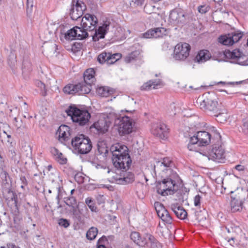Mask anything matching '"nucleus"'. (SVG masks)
<instances>
[{
	"label": "nucleus",
	"instance_id": "nucleus-1",
	"mask_svg": "<svg viewBox=\"0 0 248 248\" xmlns=\"http://www.w3.org/2000/svg\"><path fill=\"white\" fill-rule=\"evenodd\" d=\"M110 150L112 154V160L114 167L123 171L128 170L132 160L127 146L117 143L111 146Z\"/></svg>",
	"mask_w": 248,
	"mask_h": 248
},
{
	"label": "nucleus",
	"instance_id": "nucleus-2",
	"mask_svg": "<svg viewBox=\"0 0 248 248\" xmlns=\"http://www.w3.org/2000/svg\"><path fill=\"white\" fill-rule=\"evenodd\" d=\"M196 106L205 112L217 116L219 113L218 103L214 95L209 93H205L200 95L196 100Z\"/></svg>",
	"mask_w": 248,
	"mask_h": 248
},
{
	"label": "nucleus",
	"instance_id": "nucleus-3",
	"mask_svg": "<svg viewBox=\"0 0 248 248\" xmlns=\"http://www.w3.org/2000/svg\"><path fill=\"white\" fill-rule=\"evenodd\" d=\"M66 112L73 122L79 125H85L91 118V115L87 110L79 109L75 105L70 106Z\"/></svg>",
	"mask_w": 248,
	"mask_h": 248
},
{
	"label": "nucleus",
	"instance_id": "nucleus-4",
	"mask_svg": "<svg viewBox=\"0 0 248 248\" xmlns=\"http://www.w3.org/2000/svg\"><path fill=\"white\" fill-rule=\"evenodd\" d=\"M71 144L74 149L80 154H87L92 148L90 139L83 134L78 135L73 138Z\"/></svg>",
	"mask_w": 248,
	"mask_h": 248
},
{
	"label": "nucleus",
	"instance_id": "nucleus-5",
	"mask_svg": "<svg viewBox=\"0 0 248 248\" xmlns=\"http://www.w3.org/2000/svg\"><path fill=\"white\" fill-rule=\"evenodd\" d=\"M246 192L242 189H237L231 192V210L232 212H240L242 210Z\"/></svg>",
	"mask_w": 248,
	"mask_h": 248
},
{
	"label": "nucleus",
	"instance_id": "nucleus-6",
	"mask_svg": "<svg viewBox=\"0 0 248 248\" xmlns=\"http://www.w3.org/2000/svg\"><path fill=\"white\" fill-rule=\"evenodd\" d=\"M150 131L154 136L165 140L169 137L170 130L164 123L155 122L151 124Z\"/></svg>",
	"mask_w": 248,
	"mask_h": 248
},
{
	"label": "nucleus",
	"instance_id": "nucleus-7",
	"mask_svg": "<svg viewBox=\"0 0 248 248\" xmlns=\"http://www.w3.org/2000/svg\"><path fill=\"white\" fill-rule=\"evenodd\" d=\"M190 50L189 44L179 43L174 46L173 58L177 61H185L189 56Z\"/></svg>",
	"mask_w": 248,
	"mask_h": 248
},
{
	"label": "nucleus",
	"instance_id": "nucleus-8",
	"mask_svg": "<svg viewBox=\"0 0 248 248\" xmlns=\"http://www.w3.org/2000/svg\"><path fill=\"white\" fill-rule=\"evenodd\" d=\"M134 123L132 120L127 116L122 117L118 124V131L121 136L128 135L133 131Z\"/></svg>",
	"mask_w": 248,
	"mask_h": 248
},
{
	"label": "nucleus",
	"instance_id": "nucleus-9",
	"mask_svg": "<svg viewBox=\"0 0 248 248\" xmlns=\"http://www.w3.org/2000/svg\"><path fill=\"white\" fill-rule=\"evenodd\" d=\"M97 23L98 20L96 16L93 15L86 14L82 17L80 25L83 29L92 31L96 29Z\"/></svg>",
	"mask_w": 248,
	"mask_h": 248
},
{
	"label": "nucleus",
	"instance_id": "nucleus-10",
	"mask_svg": "<svg viewBox=\"0 0 248 248\" xmlns=\"http://www.w3.org/2000/svg\"><path fill=\"white\" fill-rule=\"evenodd\" d=\"M111 122L108 116L103 115L99 119L92 125L98 133H105L108 131Z\"/></svg>",
	"mask_w": 248,
	"mask_h": 248
},
{
	"label": "nucleus",
	"instance_id": "nucleus-11",
	"mask_svg": "<svg viewBox=\"0 0 248 248\" xmlns=\"http://www.w3.org/2000/svg\"><path fill=\"white\" fill-rule=\"evenodd\" d=\"M241 32H234L228 35H221L218 38V42L225 46H232L238 42L242 37Z\"/></svg>",
	"mask_w": 248,
	"mask_h": 248
},
{
	"label": "nucleus",
	"instance_id": "nucleus-12",
	"mask_svg": "<svg viewBox=\"0 0 248 248\" xmlns=\"http://www.w3.org/2000/svg\"><path fill=\"white\" fill-rule=\"evenodd\" d=\"M143 243L141 247L146 248H159L161 247L160 243L151 233L146 232L143 235Z\"/></svg>",
	"mask_w": 248,
	"mask_h": 248
},
{
	"label": "nucleus",
	"instance_id": "nucleus-13",
	"mask_svg": "<svg viewBox=\"0 0 248 248\" xmlns=\"http://www.w3.org/2000/svg\"><path fill=\"white\" fill-rule=\"evenodd\" d=\"M155 208L158 217L163 221L167 223H170L171 222L172 218L171 216L161 203L159 202H155Z\"/></svg>",
	"mask_w": 248,
	"mask_h": 248
},
{
	"label": "nucleus",
	"instance_id": "nucleus-14",
	"mask_svg": "<svg viewBox=\"0 0 248 248\" xmlns=\"http://www.w3.org/2000/svg\"><path fill=\"white\" fill-rule=\"evenodd\" d=\"M86 9V5L83 2L77 0L70 12L71 18L74 20H77L83 15Z\"/></svg>",
	"mask_w": 248,
	"mask_h": 248
},
{
	"label": "nucleus",
	"instance_id": "nucleus-15",
	"mask_svg": "<svg viewBox=\"0 0 248 248\" xmlns=\"http://www.w3.org/2000/svg\"><path fill=\"white\" fill-rule=\"evenodd\" d=\"M166 29L164 28H155L148 30L143 33V36L145 38H162L167 35Z\"/></svg>",
	"mask_w": 248,
	"mask_h": 248
},
{
	"label": "nucleus",
	"instance_id": "nucleus-16",
	"mask_svg": "<svg viewBox=\"0 0 248 248\" xmlns=\"http://www.w3.org/2000/svg\"><path fill=\"white\" fill-rule=\"evenodd\" d=\"M169 19L171 23L178 25L185 21V14L182 10L174 9L170 12Z\"/></svg>",
	"mask_w": 248,
	"mask_h": 248
},
{
	"label": "nucleus",
	"instance_id": "nucleus-17",
	"mask_svg": "<svg viewBox=\"0 0 248 248\" xmlns=\"http://www.w3.org/2000/svg\"><path fill=\"white\" fill-rule=\"evenodd\" d=\"M56 135H58V140L61 142L67 141L71 135L70 128L66 125H61L59 127Z\"/></svg>",
	"mask_w": 248,
	"mask_h": 248
},
{
	"label": "nucleus",
	"instance_id": "nucleus-18",
	"mask_svg": "<svg viewBox=\"0 0 248 248\" xmlns=\"http://www.w3.org/2000/svg\"><path fill=\"white\" fill-rule=\"evenodd\" d=\"M225 151L221 145H215L209 153L210 156L214 160L219 161L225 158Z\"/></svg>",
	"mask_w": 248,
	"mask_h": 248
},
{
	"label": "nucleus",
	"instance_id": "nucleus-19",
	"mask_svg": "<svg viewBox=\"0 0 248 248\" xmlns=\"http://www.w3.org/2000/svg\"><path fill=\"white\" fill-rule=\"evenodd\" d=\"M172 161L169 157H165L162 160L156 162L154 166L155 172L160 173L167 170L170 166Z\"/></svg>",
	"mask_w": 248,
	"mask_h": 248
},
{
	"label": "nucleus",
	"instance_id": "nucleus-20",
	"mask_svg": "<svg viewBox=\"0 0 248 248\" xmlns=\"http://www.w3.org/2000/svg\"><path fill=\"white\" fill-rule=\"evenodd\" d=\"M109 23H105L102 26L99 27L97 30H95V33L93 36L94 41H97L100 39L104 38L108 30Z\"/></svg>",
	"mask_w": 248,
	"mask_h": 248
},
{
	"label": "nucleus",
	"instance_id": "nucleus-21",
	"mask_svg": "<svg viewBox=\"0 0 248 248\" xmlns=\"http://www.w3.org/2000/svg\"><path fill=\"white\" fill-rule=\"evenodd\" d=\"M197 138L199 139V145L206 146L210 143L211 135L205 131H201L197 133Z\"/></svg>",
	"mask_w": 248,
	"mask_h": 248
},
{
	"label": "nucleus",
	"instance_id": "nucleus-22",
	"mask_svg": "<svg viewBox=\"0 0 248 248\" xmlns=\"http://www.w3.org/2000/svg\"><path fill=\"white\" fill-rule=\"evenodd\" d=\"M162 86H163V83L160 80H149L140 87V90L141 91H149L152 89H157Z\"/></svg>",
	"mask_w": 248,
	"mask_h": 248
},
{
	"label": "nucleus",
	"instance_id": "nucleus-23",
	"mask_svg": "<svg viewBox=\"0 0 248 248\" xmlns=\"http://www.w3.org/2000/svg\"><path fill=\"white\" fill-rule=\"evenodd\" d=\"M171 208L177 217L181 219H185L187 217V212L184 208L177 203L172 204Z\"/></svg>",
	"mask_w": 248,
	"mask_h": 248
},
{
	"label": "nucleus",
	"instance_id": "nucleus-24",
	"mask_svg": "<svg viewBox=\"0 0 248 248\" xmlns=\"http://www.w3.org/2000/svg\"><path fill=\"white\" fill-rule=\"evenodd\" d=\"M185 108L183 105L180 103H172L170 104L168 108V113L170 116H174L181 114Z\"/></svg>",
	"mask_w": 248,
	"mask_h": 248
},
{
	"label": "nucleus",
	"instance_id": "nucleus-25",
	"mask_svg": "<svg viewBox=\"0 0 248 248\" xmlns=\"http://www.w3.org/2000/svg\"><path fill=\"white\" fill-rule=\"evenodd\" d=\"M135 177L133 173L130 172H125L123 177H120L117 178L116 180V183L121 185H125L134 182Z\"/></svg>",
	"mask_w": 248,
	"mask_h": 248
},
{
	"label": "nucleus",
	"instance_id": "nucleus-26",
	"mask_svg": "<svg viewBox=\"0 0 248 248\" xmlns=\"http://www.w3.org/2000/svg\"><path fill=\"white\" fill-rule=\"evenodd\" d=\"M80 84H68L63 88V92L67 94H78V90Z\"/></svg>",
	"mask_w": 248,
	"mask_h": 248
},
{
	"label": "nucleus",
	"instance_id": "nucleus-27",
	"mask_svg": "<svg viewBox=\"0 0 248 248\" xmlns=\"http://www.w3.org/2000/svg\"><path fill=\"white\" fill-rule=\"evenodd\" d=\"M114 92L112 89L108 87H100L96 89L97 94L101 97H108L111 95Z\"/></svg>",
	"mask_w": 248,
	"mask_h": 248
},
{
	"label": "nucleus",
	"instance_id": "nucleus-28",
	"mask_svg": "<svg viewBox=\"0 0 248 248\" xmlns=\"http://www.w3.org/2000/svg\"><path fill=\"white\" fill-rule=\"evenodd\" d=\"M95 71L93 68L88 69L84 73L85 83L92 84L94 81Z\"/></svg>",
	"mask_w": 248,
	"mask_h": 248
},
{
	"label": "nucleus",
	"instance_id": "nucleus-29",
	"mask_svg": "<svg viewBox=\"0 0 248 248\" xmlns=\"http://www.w3.org/2000/svg\"><path fill=\"white\" fill-rule=\"evenodd\" d=\"M225 57L230 60H237L242 56L241 52L237 49H234L232 51L225 50L224 52Z\"/></svg>",
	"mask_w": 248,
	"mask_h": 248
},
{
	"label": "nucleus",
	"instance_id": "nucleus-30",
	"mask_svg": "<svg viewBox=\"0 0 248 248\" xmlns=\"http://www.w3.org/2000/svg\"><path fill=\"white\" fill-rule=\"evenodd\" d=\"M211 57L209 51L207 50H202L199 52L195 58V60L199 62H204L209 60Z\"/></svg>",
	"mask_w": 248,
	"mask_h": 248
},
{
	"label": "nucleus",
	"instance_id": "nucleus-31",
	"mask_svg": "<svg viewBox=\"0 0 248 248\" xmlns=\"http://www.w3.org/2000/svg\"><path fill=\"white\" fill-rule=\"evenodd\" d=\"M156 189L157 193L162 196H165L171 195L170 192L168 191L167 186L163 181L157 183Z\"/></svg>",
	"mask_w": 248,
	"mask_h": 248
},
{
	"label": "nucleus",
	"instance_id": "nucleus-32",
	"mask_svg": "<svg viewBox=\"0 0 248 248\" xmlns=\"http://www.w3.org/2000/svg\"><path fill=\"white\" fill-rule=\"evenodd\" d=\"M156 189L157 193L162 196H165L171 195L170 192L168 191L167 186L163 181L157 183Z\"/></svg>",
	"mask_w": 248,
	"mask_h": 248
},
{
	"label": "nucleus",
	"instance_id": "nucleus-33",
	"mask_svg": "<svg viewBox=\"0 0 248 248\" xmlns=\"http://www.w3.org/2000/svg\"><path fill=\"white\" fill-rule=\"evenodd\" d=\"M163 181L167 186L168 191L170 192L171 194H173L174 191H176V189L175 188L176 187V183L175 181L172 180L171 179L167 178L166 179H164Z\"/></svg>",
	"mask_w": 248,
	"mask_h": 248
},
{
	"label": "nucleus",
	"instance_id": "nucleus-34",
	"mask_svg": "<svg viewBox=\"0 0 248 248\" xmlns=\"http://www.w3.org/2000/svg\"><path fill=\"white\" fill-rule=\"evenodd\" d=\"M131 239L137 245L141 247L144 243H143V236H140V233L137 232H133L130 234Z\"/></svg>",
	"mask_w": 248,
	"mask_h": 248
},
{
	"label": "nucleus",
	"instance_id": "nucleus-35",
	"mask_svg": "<svg viewBox=\"0 0 248 248\" xmlns=\"http://www.w3.org/2000/svg\"><path fill=\"white\" fill-rule=\"evenodd\" d=\"M78 84H80V87L78 88V95H83L85 94L88 93L90 92L91 90V84H81L78 83Z\"/></svg>",
	"mask_w": 248,
	"mask_h": 248
},
{
	"label": "nucleus",
	"instance_id": "nucleus-36",
	"mask_svg": "<svg viewBox=\"0 0 248 248\" xmlns=\"http://www.w3.org/2000/svg\"><path fill=\"white\" fill-rule=\"evenodd\" d=\"M76 31L77 32L76 34V39L81 40L86 38L88 36L87 31L81 28L78 26L75 27Z\"/></svg>",
	"mask_w": 248,
	"mask_h": 248
},
{
	"label": "nucleus",
	"instance_id": "nucleus-37",
	"mask_svg": "<svg viewBox=\"0 0 248 248\" xmlns=\"http://www.w3.org/2000/svg\"><path fill=\"white\" fill-rule=\"evenodd\" d=\"M122 55L120 53H115L112 54L109 53L108 59L107 61V64H112L115 63L121 58Z\"/></svg>",
	"mask_w": 248,
	"mask_h": 248
},
{
	"label": "nucleus",
	"instance_id": "nucleus-38",
	"mask_svg": "<svg viewBox=\"0 0 248 248\" xmlns=\"http://www.w3.org/2000/svg\"><path fill=\"white\" fill-rule=\"evenodd\" d=\"M140 55L139 50H135L126 56L125 60L126 62H130L132 61H135L138 59Z\"/></svg>",
	"mask_w": 248,
	"mask_h": 248
},
{
	"label": "nucleus",
	"instance_id": "nucleus-39",
	"mask_svg": "<svg viewBox=\"0 0 248 248\" xmlns=\"http://www.w3.org/2000/svg\"><path fill=\"white\" fill-rule=\"evenodd\" d=\"M98 233V230L96 228L92 227L86 233V237L88 239L92 240L95 238Z\"/></svg>",
	"mask_w": 248,
	"mask_h": 248
},
{
	"label": "nucleus",
	"instance_id": "nucleus-40",
	"mask_svg": "<svg viewBox=\"0 0 248 248\" xmlns=\"http://www.w3.org/2000/svg\"><path fill=\"white\" fill-rule=\"evenodd\" d=\"M109 54V53H107L106 52H103L100 54L97 57V60L99 62L102 64L105 63L107 64Z\"/></svg>",
	"mask_w": 248,
	"mask_h": 248
},
{
	"label": "nucleus",
	"instance_id": "nucleus-41",
	"mask_svg": "<svg viewBox=\"0 0 248 248\" xmlns=\"http://www.w3.org/2000/svg\"><path fill=\"white\" fill-rule=\"evenodd\" d=\"M77 32L76 31L75 27L73 29L69 30L65 35L66 38L70 40L76 39V34Z\"/></svg>",
	"mask_w": 248,
	"mask_h": 248
},
{
	"label": "nucleus",
	"instance_id": "nucleus-42",
	"mask_svg": "<svg viewBox=\"0 0 248 248\" xmlns=\"http://www.w3.org/2000/svg\"><path fill=\"white\" fill-rule=\"evenodd\" d=\"M85 202L92 211H96L97 208L95 206L91 198H87L85 200Z\"/></svg>",
	"mask_w": 248,
	"mask_h": 248
},
{
	"label": "nucleus",
	"instance_id": "nucleus-43",
	"mask_svg": "<svg viewBox=\"0 0 248 248\" xmlns=\"http://www.w3.org/2000/svg\"><path fill=\"white\" fill-rule=\"evenodd\" d=\"M155 7L150 3H146L144 7V11L148 14L154 13Z\"/></svg>",
	"mask_w": 248,
	"mask_h": 248
},
{
	"label": "nucleus",
	"instance_id": "nucleus-44",
	"mask_svg": "<svg viewBox=\"0 0 248 248\" xmlns=\"http://www.w3.org/2000/svg\"><path fill=\"white\" fill-rule=\"evenodd\" d=\"M56 157L57 161L59 162L60 164H65L66 163L67 159L64 157L62 153H58Z\"/></svg>",
	"mask_w": 248,
	"mask_h": 248
},
{
	"label": "nucleus",
	"instance_id": "nucleus-45",
	"mask_svg": "<svg viewBox=\"0 0 248 248\" xmlns=\"http://www.w3.org/2000/svg\"><path fill=\"white\" fill-rule=\"evenodd\" d=\"M210 9V7L208 5H201L198 7V12L201 14H205Z\"/></svg>",
	"mask_w": 248,
	"mask_h": 248
},
{
	"label": "nucleus",
	"instance_id": "nucleus-46",
	"mask_svg": "<svg viewBox=\"0 0 248 248\" xmlns=\"http://www.w3.org/2000/svg\"><path fill=\"white\" fill-rule=\"evenodd\" d=\"M9 177L8 173L4 170H2L0 173V178L3 182H7Z\"/></svg>",
	"mask_w": 248,
	"mask_h": 248
},
{
	"label": "nucleus",
	"instance_id": "nucleus-47",
	"mask_svg": "<svg viewBox=\"0 0 248 248\" xmlns=\"http://www.w3.org/2000/svg\"><path fill=\"white\" fill-rule=\"evenodd\" d=\"M59 224L64 228H67L69 226V223L68 221L66 219L61 218L59 220Z\"/></svg>",
	"mask_w": 248,
	"mask_h": 248
},
{
	"label": "nucleus",
	"instance_id": "nucleus-48",
	"mask_svg": "<svg viewBox=\"0 0 248 248\" xmlns=\"http://www.w3.org/2000/svg\"><path fill=\"white\" fill-rule=\"evenodd\" d=\"M202 197L199 195H196L194 198V204L195 206H201V201Z\"/></svg>",
	"mask_w": 248,
	"mask_h": 248
},
{
	"label": "nucleus",
	"instance_id": "nucleus-49",
	"mask_svg": "<svg viewBox=\"0 0 248 248\" xmlns=\"http://www.w3.org/2000/svg\"><path fill=\"white\" fill-rule=\"evenodd\" d=\"M189 143H191L195 145L199 146V139L197 138V134H196V135H194L193 137H191Z\"/></svg>",
	"mask_w": 248,
	"mask_h": 248
},
{
	"label": "nucleus",
	"instance_id": "nucleus-50",
	"mask_svg": "<svg viewBox=\"0 0 248 248\" xmlns=\"http://www.w3.org/2000/svg\"><path fill=\"white\" fill-rule=\"evenodd\" d=\"M234 169L238 171H244L247 170V167L245 165L238 164L234 167Z\"/></svg>",
	"mask_w": 248,
	"mask_h": 248
},
{
	"label": "nucleus",
	"instance_id": "nucleus-51",
	"mask_svg": "<svg viewBox=\"0 0 248 248\" xmlns=\"http://www.w3.org/2000/svg\"><path fill=\"white\" fill-rule=\"evenodd\" d=\"M187 148L190 151L197 152L198 151V146L192 144L191 143H188Z\"/></svg>",
	"mask_w": 248,
	"mask_h": 248
},
{
	"label": "nucleus",
	"instance_id": "nucleus-52",
	"mask_svg": "<svg viewBox=\"0 0 248 248\" xmlns=\"http://www.w3.org/2000/svg\"><path fill=\"white\" fill-rule=\"evenodd\" d=\"M243 130L244 132L248 133V120L244 122L243 124Z\"/></svg>",
	"mask_w": 248,
	"mask_h": 248
},
{
	"label": "nucleus",
	"instance_id": "nucleus-53",
	"mask_svg": "<svg viewBox=\"0 0 248 248\" xmlns=\"http://www.w3.org/2000/svg\"><path fill=\"white\" fill-rule=\"evenodd\" d=\"M18 247H16L15 244L13 243H7L6 245V247L2 246L0 248H17Z\"/></svg>",
	"mask_w": 248,
	"mask_h": 248
},
{
	"label": "nucleus",
	"instance_id": "nucleus-54",
	"mask_svg": "<svg viewBox=\"0 0 248 248\" xmlns=\"http://www.w3.org/2000/svg\"><path fill=\"white\" fill-rule=\"evenodd\" d=\"M98 150L99 152H100L101 154L106 153L107 152V149L106 148H102L100 147V145L98 144Z\"/></svg>",
	"mask_w": 248,
	"mask_h": 248
},
{
	"label": "nucleus",
	"instance_id": "nucleus-55",
	"mask_svg": "<svg viewBox=\"0 0 248 248\" xmlns=\"http://www.w3.org/2000/svg\"><path fill=\"white\" fill-rule=\"evenodd\" d=\"M145 0H135V3L138 5H142L144 2Z\"/></svg>",
	"mask_w": 248,
	"mask_h": 248
},
{
	"label": "nucleus",
	"instance_id": "nucleus-56",
	"mask_svg": "<svg viewBox=\"0 0 248 248\" xmlns=\"http://www.w3.org/2000/svg\"><path fill=\"white\" fill-rule=\"evenodd\" d=\"M101 242V239H99L98 241V245L97 248H107L104 245L99 244Z\"/></svg>",
	"mask_w": 248,
	"mask_h": 248
},
{
	"label": "nucleus",
	"instance_id": "nucleus-57",
	"mask_svg": "<svg viewBox=\"0 0 248 248\" xmlns=\"http://www.w3.org/2000/svg\"><path fill=\"white\" fill-rule=\"evenodd\" d=\"M218 83H219V84H223V85L225 84V82H222V81H220V82H218Z\"/></svg>",
	"mask_w": 248,
	"mask_h": 248
},
{
	"label": "nucleus",
	"instance_id": "nucleus-58",
	"mask_svg": "<svg viewBox=\"0 0 248 248\" xmlns=\"http://www.w3.org/2000/svg\"><path fill=\"white\" fill-rule=\"evenodd\" d=\"M154 2H157L160 1V0H152Z\"/></svg>",
	"mask_w": 248,
	"mask_h": 248
},
{
	"label": "nucleus",
	"instance_id": "nucleus-59",
	"mask_svg": "<svg viewBox=\"0 0 248 248\" xmlns=\"http://www.w3.org/2000/svg\"><path fill=\"white\" fill-rule=\"evenodd\" d=\"M74 189H72V190H71V194H73V192H74Z\"/></svg>",
	"mask_w": 248,
	"mask_h": 248
},
{
	"label": "nucleus",
	"instance_id": "nucleus-60",
	"mask_svg": "<svg viewBox=\"0 0 248 248\" xmlns=\"http://www.w3.org/2000/svg\"><path fill=\"white\" fill-rule=\"evenodd\" d=\"M228 242H230V243H231V244L232 245H233L232 244V243H231V240H228Z\"/></svg>",
	"mask_w": 248,
	"mask_h": 248
},
{
	"label": "nucleus",
	"instance_id": "nucleus-61",
	"mask_svg": "<svg viewBox=\"0 0 248 248\" xmlns=\"http://www.w3.org/2000/svg\"><path fill=\"white\" fill-rule=\"evenodd\" d=\"M72 199L73 200L74 202H76V201L73 198V197H71Z\"/></svg>",
	"mask_w": 248,
	"mask_h": 248
},
{
	"label": "nucleus",
	"instance_id": "nucleus-62",
	"mask_svg": "<svg viewBox=\"0 0 248 248\" xmlns=\"http://www.w3.org/2000/svg\"><path fill=\"white\" fill-rule=\"evenodd\" d=\"M124 248H131L129 246H126Z\"/></svg>",
	"mask_w": 248,
	"mask_h": 248
},
{
	"label": "nucleus",
	"instance_id": "nucleus-63",
	"mask_svg": "<svg viewBox=\"0 0 248 248\" xmlns=\"http://www.w3.org/2000/svg\"><path fill=\"white\" fill-rule=\"evenodd\" d=\"M8 137L10 138V137H11V136H8Z\"/></svg>",
	"mask_w": 248,
	"mask_h": 248
},
{
	"label": "nucleus",
	"instance_id": "nucleus-64",
	"mask_svg": "<svg viewBox=\"0 0 248 248\" xmlns=\"http://www.w3.org/2000/svg\"><path fill=\"white\" fill-rule=\"evenodd\" d=\"M29 0H27V1L28 2Z\"/></svg>",
	"mask_w": 248,
	"mask_h": 248
}]
</instances>
